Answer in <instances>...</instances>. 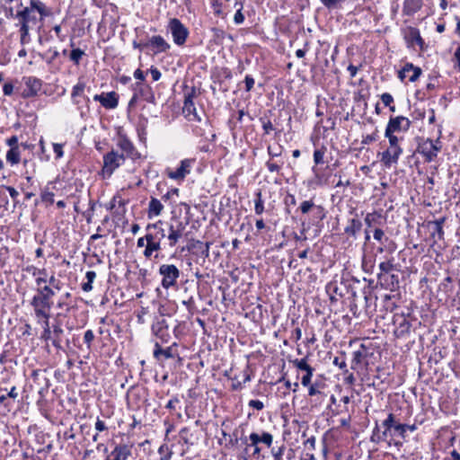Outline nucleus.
Returning <instances> with one entry per match:
<instances>
[{
    "mask_svg": "<svg viewBox=\"0 0 460 460\" xmlns=\"http://www.w3.org/2000/svg\"><path fill=\"white\" fill-rule=\"evenodd\" d=\"M446 221L445 217L438 218L432 222L434 225V231L432 235L434 236L436 234H438L439 239H442L444 236L443 225Z\"/></svg>",
    "mask_w": 460,
    "mask_h": 460,
    "instance_id": "45",
    "label": "nucleus"
},
{
    "mask_svg": "<svg viewBox=\"0 0 460 460\" xmlns=\"http://www.w3.org/2000/svg\"><path fill=\"white\" fill-rule=\"evenodd\" d=\"M85 88V84L83 82H78L75 85H74L71 97L72 99H75L77 96H80L83 94Z\"/></svg>",
    "mask_w": 460,
    "mask_h": 460,
    "instance_id": "51",
    "label": "nucleus"
},
{
    "mask_svg": "<svg viewBox=\"0 0 460 460\" xmlns=\"http://www.w3.org/2000/svg\"><path fill=\"white\" fill-rule=\"evenodd\" d=\"M36 323L40 325L43 330L49 329L51 313H33Z\"/></svg>",
    "mask_w": 460,
    "mask_h": 460,
    "instance_id": "39",
    "label": "nucleus"
},
{
    "mask_svg": "<svg viewBox=\"0 0 460 460\" xmlns=\"http://www.w3.org/2000/svg\"><path fill=\"white\" fill-rule=\"evenodd\" d=\"M371 441L376 444L382 441H388L387 432L385 429H384L383 431H380L379 426L376 423L372 431Z\"/></svg>",
    "mask_w": 460,
    "mask_h": 460,
    "instance_id": "40",
    "label": "nucleus"
},
{
    "mask_svg": "<svg viewBox=\"0 0 460 460\" xmlns=\"http://www.w3.org/2000/svg\"><path fill=\"white\" fill-rule=\"evenodd\" d=\"M273 442V436L269 432H262L261 435V443H263L267 447H270Z\"/></svg>",
    "mask_w": 460,
    "mask_h": 460,
    "instance_id": "62",
    "label": "nucleus"
},
{
    "mask_svg": "<svg viewBox=\"0 0 460 460\" xmlns=\"http://www.w3.org/2000/svg\"><path fill=\"white\" fill-rule=\"evenodd\" d=\"M70 46L73 49L69 52L68 58L75 65H79L82 58L85 56V52L81 49L74 48L75 42L73 40H70Z\"/></svg>",
    "mask_w": 460,
    "mask_h": 460,
    "instance_id": "37",
    "label": "nucleus"
},
{
    "mask_svg": "<svg viewBox=\"0 0 460 460\" xmlns=\"http://www.w3.org/2000/svg\"><path fill=\"white\" fill-rule=\"evenodd\" d=\"M161 249H162L161 243H159L158 242H154L152 240L146 239V248L143 252V255L146 259H149L152 257L154 252H157Z\"/></svg>",
    "mask_w": 460,
    "mask_h": 460,
    "instance_id": "38",
    "label": "nucleus"
},
{
    "mask_svg": "<svg viewBox=\"0 0 460 460\" xmlns=\"http://www.w3.org/2000/svg\"><path fill=\"white\" fill-rule=\"evenodd\" d=\"M137 34V40H134L132 42L133 48L137 49L140 51L147 49L146 40L148 38L147 33L143 28L137 27L135 29Z\"/></svg>",
    "mask_w": 460,
    "mask_h": 460,
    "instance_id": "31",
    "label": "nucleus"
},
{
    "mask_svg": "<svg viewBox=\"0 0 460 460\" xmlns=\"http://www.w3.org/2000/svg\"><path fill=\"white\" fill-rule=\"evenodd\" d=\"M373 236H374V239L376 240L377 242H379L381 244H384L385 242L390 241L388 237H385V232L381 228H378V227H376L374 230Z\"/></svg>",
    "mask_w": 460,
    "mask_h": 460,
    "instance_id": "52",
    "label": "nucleus"
},
{
    "mask_svg": "<svg viewBox=\"0 0 460 460\" xmlns=\"http://www.w3.org/2000/svg\"><path fill=\"white\" fill-rule=\"evenodd\" d=\"M383 216L380 212L374 211L372 213H367L365 217V224L367 228H372L374 226H380L382 224Z\"/></svg>",
    "mask_w": 460,
    "mask_h": 460,
    "instance_id": "36",
    "label": "nucleus"
},
{
    "mask_svg": "<svg viewBox=\"0 0 460 460\" xmlns=\"http://www.w3.org/2000/svg\"><path fill=\"white\" fill-rule=\"evenodd\" d=\"M332 363L333 365L337 366L340 369L343 370L344 373L348 372L344 352H341V357H335Z\"/></svg>",
    "mask_w": 460,
    "mask_h": 460,
    "instance_id": "49",
    "label": "nucleus"
},
{
    "mask_svg": "<svg viewBox=\"0 0 460 460\" xmlns=\"http://www.w3.org/2000/svg\"><path fill=\"white\" fill-rule=\"evenodd\" d=\"M58 309H65L66 313H69L74 305H71V301H66L64 298L59 297L57 305Z\"/></svg>",
    "mask_w": 460,
    "mask_h": 460,
    "instance_id": "56",
    "label": "nucleus"
},
{
    "mask_svg": "<svg viewBox=\"0 0 460 460\" xmlns=\"http://www.w3.org/2000/svg\"><path fill=\"white\" fill-rule=\"evenodd\" d=\"M393 322L395 326L394 334L397 339H405L410 335L412 324L408 317L395 314Z\"/></svg>",
    "mask_w": 460,
    "mask_h": 460,
    "instance_id": "13",
    "label": "nucleus"
},
{
    "mask_svg": "<svg viewBox=\"0 0 460 460\" xmlns=\"http://www.w3.org/2000/svg\"><path fill=\"white\" fill-rule=\"evenodd\" d=\"M307 387H308V395L309 396H314L316 394H321V391H320L321 384L320 383L315 382L314 384H310Z\"/></svg>",
    "mask_w": 460,
    "mask_h": 460,
    "instance_id": "63",
    "label": "nucleus"
},
{
    "mask_svg": "<svg viewBox=\"0 0 460 460\" xmlns=\"http://www.w3.org/2000/svg\"><path fill=\"white\" fill-rule=\"evenodd\" d=\"M314 206L315 204L312 199L305 200L301 203L299 209L303 214H308L310 211L314 209Z\"/></svg>",
    "mask_w": 460,
    "mask_h": 460,
    "instance_id": "55",
    "label": "nucleus"
},
{
    "mask_svg": "<svg viewBox=\"0 0 460 460\" xmlns=\"http://www.w3.org/2000/svg\"><path fill=\"white\" fill-rule=\"evenodd\" d=\"M184 102L182 111L187 116L193 115L195 119L200 120L196 112V107L193 100L199 95L198 89L195 86L183 85Z\"/></svg>",
    "mask_w": 460,
    "mask_h": 460,
    "instance_id": "10",
    "label": "nucleus"
},
{
    "mask_svg": "<svg viewBox=\"0 0 460 460\" xmlns=\"http://www.w3.org/2000/svg\"><path fill=\"white\" fill-rule=\"evenodd\" d=\"M292 364L299 370L305 371L302 376L301 384L303 386H308L311 384V379L314 371V368L307 363V357L301 359H295Z\"/></svg>",
    "mask_w": 460,
    "mask_h": 460,
    "instance_id": "20",
    "label": "nucleus"
},
{
    "mask_svg": "<svg viewBox=\"0 0 460 460\" xmlns=\"http://www.w3.org/2000/svg\"><path fill=\"white\" fill-rule=\"evenodd\" d=\"M260 121L262 123V128L265 135L270 134L271 130L274 129L273 125L270 119H266L265 118H260Z\"/></svg>",
    "mask_w": 460,
    "mask_h": 460,
    "instance_id": "61",
    "label": "nucleus"
},
{
    "mask_svg": "<svg viewBox=\"0 0 460 460\" xmlns=\"http://www.w3.org/2000/svg\"><path fill=\"white\" fill-rule=\"evenodd\" d=\"M131 456V448L126 444H119L105 460H127Z\"/></svg>",
    "mask_w": 460,
    "mask_h": 460,
    "instance_id": "23",
    "label": "nucleus"
},
{
    "mask_svg": "<svg viewBox=\"0 0 460 460\" xmlns=\"http://www.w3.org/2000/svg\"><path fill=\"white\" fill-rule=\"evenodd\" d=\"M117 146L121 149L125 157L135 160L139 157V154L135 148L133 143L128 138L125 134H119Z\"/></svg>",
    "mask_w": 460,
    "mask_h": 460,
    "instance_id": "19",
    "label": "nucleus"
},
{
    "mask_svg": "<svg viewBox=\"0 0 460 460\" xmlns=\"http://www.w3.org/2000/svg\"><path fill=\"white\" fill-rule=\"evenodd\" d=\"M412 72L409 77L411 83L416 82L422 74V70L419 66H415L412 63H406L403 67L399 71L398 77L402 81L406 77V73Z\"/></svg>",
    "mask_w": 460,
    "mask_h": 460,
    "instance_id": "24",
    "label": "nucleus"
},
{
    "mask_svg": "<svg viewBox=\"0 0 460 460\" xmlns=\"http://www.w3.org/2000/svg\"><path fill=\"white\" fill-rule=\"evenodd\" d=\"M23 89L21 96L23 99H28L38 95L42 88V81L34 76L22 77Z\"/></svg>",
    "mask_w": 460,
    "mask_h": 460,
    "instance_id": "12",
    "label": "nucleus"
},
{
    "mask_svg": "<svg viewBox=\"0 0 460 460\" xmlns=\"http://www.w3.org/2000/svg\"><path fill=\"white\" fill-rule=\"evenodd\" d=\"M396 249V244L394 241H388V242H385L384 244H382V246H380L377 251L379 252H387V256H393L392 254L394 253V252L395 251Z\"/></svg>",
    "mask_w": 460,
    "mask_h": 460,
    "instance_id": "47",
    "label": "nucleus"
},
{
    "mask_svg": "<svg viewBox=\"0 0 460 460\" xmlns=\"http://www.w3.org/2000/svg\"><path fill=\"white\" fill-rule=\"evenodd\" d=\"M146 44L147 49H150L155 54L167 52L171 49V45L160 35L146 39Z\"/></svg>",
    "mask_w": 460,
    "mask_h": 460,
    "instance_id": "21",
    "label": "nucleus"
},
{
    "mask_svg": "<svg viewBox=\"0 0 460 460\" xmlns=\"http://www.w3.org/2000/svg\"><path fill=\"white\" fill-rule=\"evenodd\" d=\"M282 151H283V146H279L277 147H273L271 146H269L267 147V152H268V155H270V158H277V157H279L282 154Z\"/></svg>",
    "mask_w": 460,
    "mask_h": 460,
    "instance_id": "54",
    "label": "nucleus"
},
{
    "mask_svg": "<svg viewBox=\"0 0 460 460\" xmlns=\"http://www.w3.org/2000/svg\"><path fill=\"white\" fill-rule=\"evenodd\" d=\"M362 228V222L358 217H353L348 220L347 226L344 228V234L348 238L356 239Z\"/></svg>",
    "mask_w": 460,
    "mask_h": 460,
    "instance_id": "26",
    "label": "nucleus"
},
{
    "mask_svg": "<svg viewBox=\"0 0 460 460\" xmlns=\"http://www.w3.org/2000/svg\"><path fill=\"white\" fill-rule=\"evenodd\" d=\"M285 449H286V447L284 445H282L281 447H279L278 448L272 447L271 454H272L274 460H281L282 456L284 455Z\"/></svg>",
    "mask_w": 460,
    "mask_h": 460,
    "instance_id": "60",
    "label": "nucleus"
},
{
    "mask_svg": "<svg viewBox=\"0 0 460 460\" xmlns=\"http://www.w3.org/2000/svg\"><path fill=\"white\" fill-rule=\"evenodd\" d=\"M164 226L165 222L163 220H158L154 224H148L146 227V239L161 243L162 240L167 237Z\"/></svg>",
    "mask_w": 460,
    "mask_h": 460,
    "instance_id": "14",
    "label": "nucleus"
},
{
    "mask_svg": "<svg viewBox=\"0 0 460 460\" xmlns=\"http://www.w3.org/2000/svg\"><path fill=\"white\" fill-rule=\"evenodd\" d=\"M24 270H26L29 273H31L32 276L47 274L46 269H38L33 265L27 266Z\"/></svg>",
    "mask_w": 460,
    "mask_h": 460,
    "instance_id": "59",
    "label": "nucleus"
},
{
    "mask_svg": "<svg viewBox=\"0 0 460 460\" xmlns=\"http://www.w3.org/2000/svg\"><path fill=\"white\" fill-rule=\"evenodd\" d=\"M234 7L236 8V13L234 16V22L235 24H242L244 22V15L242 13L243 8V4L242 2H235Z\"/></svg>",
    "mask_w": 460,
    "mask_h": 460,
    "instance_id": "46",
    "label": "nucleus"
},
{
    "mask_svg": "<svg viewBox=\"0 0 460 460\" xmlns=\"http://www.w3.org/2000/svg\"><path fill=\"white\" fill-rule=\"evenodd\" d=\"M394 261V256H385V261H381L378 265L379 272L376 274V277L396 270L397 266Z\"/></svg>",
    "mask_w": 460,
    "mask_h": 460,
    "instance_id": "30",
    "label": "nucleus"
},
{
    "mask_svg": "<svg viewBox=\"0 0 460 460\" xmlns=\"http://www.w3.org/2000/svg\"><path fill=\"white\" fill-rule=\"evenodd\" d=\"M254 212L256 215H261L264 212V201L261 191L255 193Z\"/></svg>",
    "mask_w": 460,
    "mask_h": 460,
    "instance_id": "44",
    "label": "nucleus"
},
{
    "mask_svg": "<svg viewBox=\"0 0 460 460\" xmlns=\"http://www.w3.org/2000/svg\"><path fill=\"white\" fill-rule=\"evenodd\" d=\"M195 163V158L183 159L181 161L179 167L175 171L167 169L166 175L168 178L174 181H183L185 177L190 173L191 168Z\"/></svg>",
    "mask_w": 460,
    "mask_h": 460,
    "instance_id": "11",
    "label": "nucleus"
},
{
    "mask_svg": "<svg viewBox=\"0 0 460 460\" xmlns=\"http://www.w3.org/2000/svg\"><path fill=\"white\" fill-rule=\"evenodd\" d=\"M168 29L176 45L182 46L186 42L189 36V30L179 19H171L168 23Z\"/></svg>",
    "mask_w": 460,
    "mask_h": 460,
    "instance_id": "7",
    "label": "nucleus"
},
{
    "mask_svg": "<svg viewBox=\"0 0 460 460\" xmlns=\"http://www.w3.org/2000/svg\"><path fill=\"white\" fill-rule=\"evenodd\" d=\"M136 91L138 92L139 95L149 103H155V93L148 84H144L142 83H136Z\"/></svg>",
    "mask_w": 460,
    "mask_h": 460,
    "instance_id": "29",
    "label": "nucleus"
},
{
    "mask_svg": "<svg viewBox=\"0 0 460 460\" xmlns=\"http://www.w3.org/2000/svg\"><path fill=\"white\" fill-rule=\"evenodd\" d=\"M2 9L6 18H12L18 21L17 25L20 26L21 43L25 44L29 40L30 30L38 23L36 13L30 5L21 10H14V7L2 5Z\"/></svg>",
    "mask_w": 460,
    "mask_h": 460,
    "instance_id": "1",
    "label": "nucleus"
},
{
    "mask_svg": "<svg viewBox=\"0 0 460 460\" xmlns=\"http://www.w3.org/2000/svg\"><path fill=\"white\" fill-rule=\"evenodd\" d=\"M125 162L124 154L119 155L118 152L111 150L103 156V166L102 173L103 178H110L114 171Z\"/></svg>",
    "mask_w": 460,
    "mask_h": 460,
    "instance_id": "5",
    "label": "nucleus"
},
{
    "mask_svg": "<svg viewBox=\"0 0 460 460\" xmlns=\"http://www.w3.org/2000/svg\"><path fill=\"white\" fill-rule=\"evenodd\" d=\"M402 154L401 146H389L385 151L379 153L380 161L385 168H390L393 164L398 163L400 155Z\"/></svg>",
    "mask_w": 460,
    "mask_h": 460,
    "instance_id": "17",
    "label": "nucleus"
},
{
    "mask_svg": "<svg viewBox=\"0 0 460 460\" xmlns=\"http://www.w3.org/2000/svg\"><path fill=\"white\" fill-rule=\"evenodd\" d=\"M101 105L107 110L116 109L119 105V94L114 91L102 93Z\"/></svg>",
    "mask_w": 460,
    "mask_h": 460,
    "instance_id": "28",
    "label": "nucleus"
},
{
    "mask_svg": "<svg viewBox=\"0 0 460 460\" xmlns=\"http://www.w3.org/2000/svg\"><path fill=\"white\" fill-rule=\"evenodd\" d=\"M187 225L188 221L184 223L179 219H172L169 223L165 222V226L168 228L167 240L170 247L175 246L179 242Z\"/></svg>",
    "mask_w": 460,
    "mask_h": 460,
    "instance_id": "8",
    "label": "nucleus"
},
{
    "mask_svg": "<svg viewBox=\"0 0 460 460\" xmlns=\"http://www.w3.org/2000/svg\"><path fill=\"white\" fill-rule=\"evenodd\" d=\"M210 244L211 243L208 242L204 243L201 241L193 240L192 243H191V248L199 250L200 252V255L203 258H208L209 256Z\"/></svg>",
    "mask_w": 460,
    "mask_h": 460,
    "instance_id": "41",
    "label": "nucleus"
},
{
    "mask_svg": "<svg viewBox=\"0 0 460 460\" xmlns=\"http://www.w3.org/2000/svg\"><path fill=\"white\" fill-rule=\"evenodd\" d=\"M326 146H322L320 148H317L314 152V162L315 164H322L324 163L323 157L326 153Z\"/></svg>",
    "mask_w": 460,
    "mask_h": 460,
    "instance_id": "48",
    "label": "nucleus"
},
{
    "mask_svg": "<svg viewBox=\"0 0 460 460\" xmlns=\"http://www.w3.org/2000/svg\"><path fill=\"white\" fill-rule=\"evenodd\" d=\"M159 273L163 277L162 286L164 288L175 286L180 277V270L173 264H162L159 268Z\"/></svg>",
    "mask_w": 460,
    "mask_h": 460,
    "instance_id": "9",
    "label": "nucleus"
},
{
    "mask_svg": "<svg viewBox=\"0 0 460 460\" xmlns=\"http://www.w3.org/2000/svg\"><path fill=\"white\" fill-rule=\"evenodd\" d=\"M35 283L37 287L35 294L30 301L33 313H51L55 290L50 286H47L45 278H36Z\"/></svg>",
    "mask_w": 460,
    "mask_h": 460,
    "instance_id": "2",
    "label": "nucleus"
},
{
    "mask_svg": "<svg viewBox=\"0 0 460 460\" xmlns=\"http://www.w3.org/2000/svg\"><path fill=\"white\" fill-rule=\"evenodd\" d=\"M151 333L160 344H166L172 340L170 326L164 315L155 316L151 324Z\"/></svg>",
    "mask_w": 460,
    "mask_h": 460,
    "instance_id": "4",
    "label": "nucleus"
},
{
    "mask_svg": "<svg viewBox=\"0 0 460 460\" xmlns=\"http://www.w3.org/2000/svg\"><path fill=\"white\" fill-rule=\"evenodd\" d=\"M177 347L178 343L176 341L172 342L170 346L166 348H163L159 341H155L153 356L158 361L162 360L163 358H173L176 356H178L176 349Z\"/></svg>",
    "mask_w": 460,
    "mask_h": 460,
    "instance_id": "16",
    "label": "nucleus"
},
{
    "mask_svg": "<svg viewBox=\"0 0 460 460\" xmlns=\"http://www.w3.org/2000/svg\"><path fill=\"white\" fill-rule=\"evenodd\" d=\"M164 205L162 202L155 198H152L148 204L147 216L149 218L157 217L162 213Z\"/></svg>",
    "mask_w": 460,
    "mask_h": 460,
    "instance_id": "35",
    "label": "nucleus"
},
{
    "mask_svg": "<svg viewBox=\"0 0 460 460\" xmlns=\"http://www.w3.org/2000/svg\"><path fill=\"white\" fill-rule=\"evenodd\" d=\"M385 137L388 139L389 146H400L399 138L394 134V132L385 129Z\"/></svg>",
    "mask_w": 460,
    "mask_h": 460,
    "instance_id": "53",
    "label": "nucleus"
},
{
    "mask_svg": "<svg viewBox=\"0 0 460 460\" xmlns=\"http://www.w3.org/2000/svg\"><path fill=\"white\" fill-rule=\"evenodd\" d=\"M382 427L385 429L387 432V438L389 442L394 440L395 438L405 439V428L402 423H400L395 420V416L393 413H389L387 418L382 422Z\"/></svg>",
    "mask_w": 460,
    "mask_h": 460,
    "instance_id": "6",
    "label": "nucleus"
},
{
    "mask_svg": "<svg viewBox=\"0 0 460 460\" xmlns=\"http://www.w3.org/2000/svg\"><path fill=\"white\" fill-rule=\"evenodd\" d=\"M30 7L32 8L34 13H39L41 19L50 14L49 8L40 0H30Z\"/></svg>",
    "mask_w": 460,
    "mask_h": 460,
    "instance_id": "33",
    "label": "nucleus"
},
{
    "mask_svg": "<svg viewBox=\"0 0 460 460\" xmlns=\"http://www.w3.org/2000/svg\"><path fill=\"white\" fill-rule=\"evenodd\" d=\"M126 201L119 196H114L107 206V209L112 210L116 206H124Z\"/></svg>",
    "mask_w": 460,
    "mask_h": 460,
    "instance_id": "57",
    "label": "nucleus"
},
{
    "mask_svg": "<svg viewBox=\"0 0 460 460\" xmlns=\"http://www.w3.org/2000/svg\"><path fill=\"white\" fill-rule=\"evenodd\" d=\"M312 213L314 219L317 220L318 222L322 221L325 217V211L322 206L315 205L312 210Z\"/></svg>",
    "mask_w": 460,
    "mask_h": 460,
    "instance_id": "50",
    "label": "nucleus"
},
{
    "mask_svg": "<svg viewBox=\"0 0 460 460\" xmlns=\"http://www.w3.org/2000/svg\"><path fill=\"white\" fill-rule=\"evenodd\" d=\"M367 358V348L364 344L359 346V349L353 351L351 359V369L358 371L363 367V362Z\"/></svg>",
    "mask_w": 460,
    "mask_h": 460,
    "instance_id": "25",
    "label": "nucleus"
},
{
    "mask_svg": "<svg viewBox=\"0 0 460 460\" xmlns=\"http://www.w3.org/2000/svg\"><path fill=\"white\" fill-rule=\"evenodd\" d=\"M377 282L382 288L391 291H394L399 288L400 284L399 276L398 274L394 273V271L382 276H377Z\"/></svg>",
    "mask_w": 460,
    "mask_h": 460,
    "instance_id": "22",
    "label": "nucleus"
},
{
    "mask_svg": "<svg viewBox=\"0 0 460 460\" xmlns=\"http://www.w3.org/2000/svg\"><path fill=\"white\" fill-rule=\"evenodd\" d=\"M442 149V142L440 137L436 140L431 138L418 137L416 152L420 154L425 163H431L438 157V153Z\"/></svg>",
    "mask_w": 460,
    "mask_h": 460,
    "instance_id": "3",
    "label": "nucleus"
},
{
    "mask_svg": "<svg viewBox=\"0 0 460 460\" xmlns=\"http://www.w3.org/2000/svg\"><path fill=\"white\" fill-rule=\"evenodd\" d=\"M404 40L408 48H413L414 45L419 46L420 51L426 49L424 40L420 36V32L416 27H408L404 33Z\"/></svg>",
    "mask_w": 460,
    "mask_h": 460,
    "instance_id": "15",
    "label": "nucleus"
},
{
    "mask_svg": "<svg viewBox=\"0 0 460 460\" xmlns=\"http://www.w3.org/2000/svg\"><path fill=\"white\" fill-rule=\"evenodd\" d=\"M411 126V121L404 116L390 117L385 129L391 132H407Z\"/></svg>",
    "mask_w": 460,
    "mask_h": 460,
    "instance_id": "18",
    "label": "nucleus"
},
{
    "mask_svg": "<svg viewBox=\"0 0 460 460\" xmlns=\"http://www.w3.org/2000/svg\"><path fill=\"white\" fill-rule=\"evenodd\" d=\"M30 7L32 8L34 13H39L41 19L50 14L49 8L40 0H30Z\"/></svg>",
    "mask_w": 460,
    "mask_h": 460,
    "instance_id": "34",
    "label": "nucleus"
},
{
    "mask_svg": "<svg viewBox=\"0 0 460 460\" xmlns=\"http://www.w3.org/2000/svg\"><path fill=\"white\" fill-rule=\"evenodd\" d=\"M20 156L19 147L10 148L6 153V161L12 165L17 164L20 162Z\"/></svg>",
    "mask_w": 460,
    "mask_h": 460,
    "instance_id": "42",
    "label": "nucleus"
},
{
    "mask_svg": "<svg viewBox=\"0 0 460 460\" xmlns=\"http://www.w3.org/2000/svg\"><path fill=\"white\" fill-rule=\"evenodd\" d=\"M282 164H283V162H281V164H279L277 162H272L271 160H269L266 162V166L270 172L279 173L280 172Z\"/></svg>",
    "mask_w": 460,
    "mask_h": 460,
    "instance_id": "58",
    "label": "nucleus"
},
{
    "mask_svg": "<svg viewBox=\"0 0 460 460\" xmlns=\"http://www.w3.org/2000/svg\"><path fill=\"white\" fill-rule=\"evenodd\" d=\"M422 4V0H404L402 12L405 15H412L421 9Z\"/></svg>",
    "mask_w": 460,
    "mask_h": 460,
    "instance_id": "32",
    "label": "nucleus"
},
{
    "mask_svg": "<svg viewBox=\"0 0 460 460\" xmlns=\"http://www.w3.org/2000/svg\"><path fill=\"white\" fill-rule=\"evenodd\" d=\"M314 177L308 181V186L316 188L328 184L329 176L322 172L315 166L312 168Z\"/></svg>",
    "mask_w": 460,
    "mask_h": 460,
    "instance_id": "27",
    "label": "nucleus"
},
{
    "mask_svg": "<svg viewBox=\"0 0 460 460\" xmlns=\"http://www.w3.org/2000/svg\"><path fill=\"white\" fill-rule=\"evenodd\" d=\"M40 198L43 202H49L50 204L54 202V193L49 191L47 189L42 190Z\"/></svg>",
    "mask_w": 460,
    "mask_h": 460,
    "instance_id": "64",
    "label": "nucleus"
},
{
    "mask_svg": "<svg viewBox=\"0 0 460 460\" xmlns=\"http://www.w3.org/2000/svg\"><path fill=\"white\" fill-rule=\"evenodd\" d=\"M62 314L59 313L57 314L55 323L52 324V333H53V339H61V336L64 333V330L62 328L61 322L58 319L59 316H61Z\"/></svg>",
    "mask_w": 460,
    "mask_h": 460,
    "instance_id": "43",
    "label": "nucleus"
}]
</instances>
